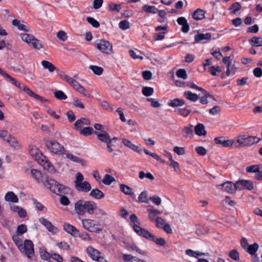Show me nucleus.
I'll return each mask as SVG.
<instances>
[{
	"label": "nucleus",
	"mask_w": 262,
	"mask_h": 262,
	"mask_svg": "<svg viewBox=\"0 0 262 262\" xmlns=\"http://www.w3.org/2000/svg\"><path fill=\"white\" fill-rule=\"evenodd\" d=\"M149 200L148 197V192L147 191H143L138 196L139 203H147Z\"/></svg>",
	"instance_id": "obj_39"
},
{
	"label": "nucleus",
	"mask_w": 262,
	"mask_h": 262,
	"mask_svg": "<svg viewBox=\"0 0 262 262\" xmlns=\"http://www.w3.org/2000/svg\"><path fill=\"white\" fill-rule=\"evenodd\" d=\"M12 25L17 27V28L22 31H28L29 30V27L25 26L24 24H20V20L14 19L12 20Z\"/></svg>",
	"instance_id": "obj_37"
},
{
	"label": "nucleus",
	"mask_w": 262,
	"mask_h": 262,
	"mask_svg": "<svg viewBox=\"0 0 262 262\" xmlns=\"http://www.w3.org/2000/svg\"><path fill=\"white\" fill-rule=\"evenodd\" d=\"M63 229L68 233L71 234L72 236H81L80 235L79 231L78 229H77L74 226L69 223H64Z\"/></svg>",
	"instance_id": "obj_14"
},
{
	"label": "nucleus",
	"mask_w": 262,
	"mask_h": 262,
	"mask_svg": "<svg viewBox=\"0 0 262 262\" xmlns=\"http://www.w3.org/2000/svg\"><path fill=\"white\" fill-rule=\"evenodd\" d=\"M184 96L188 100L195 102L199 99L198 96L190 91H185L184 93Z\"/></svg>",
	"instance_id": "obj_36"
},
{
	"label": "nucleus",
	"mask_w": 262,
	"mask_h": 262,
	"mask_svg": "<svg viewBox=\"0 0 262 262\" xmlns=\"http://www.w3.org/2000/svg\"><path fill=\"white\" fill-rule=\"evenodd\" d=\"M235 187L237 190H241L245 188L251 190L254 188V185L253 182L250 180H241L235 182Z\"/></svg>",
	"instance_id": "obj_11"
},
{
	"label": "nucleus",
	"mask_w": 262,
	"mask_h": 262,
	"mask_svg": "<svg viewBox=\"0 0 262 262\" xmlns=\"http://www.w3.org/2000/svg\"><path fill=\"white\" fill-rule=\"evenodd\" d=\"M194 131L195 133L199 136H205L206 135L205 126L202 123H199L195 126Z\"/></svg>",
	"instance_id": "obj_26"
},
{
	"label": "nucleus",
	"mask_w": 262,
	"mask_h": 262,
	"mask_svg": "<svg viewBox=\"0 0 262 262\" xmlns=\"http://www.w3.org/2000/svg\"><path fill=\"white\" fill-rule=\"evenodd\" d=\"M86 20L93 27L98 28L100 26L99 23L94 18L91 17H86Z\"/></svg>",
	"instance_id": "obj_61"
},
{
	"label": "nucleus",
	"mask_w": 262,
	"mask_h": 262,
	"mask_svg": "<svg viewBox=\"0 0 262 262\" xmlns=\"http://www.w3.org/2000/svg\"><path fill=\"white\" fill-rule=\"evenodd\" d=\"M216 187L220 189L227 192L228 193H234L237 190L235 187V183H233L231 181H226L221 184L216 185Z\"/></svg>",
	"instance_id": "obj_12"
},
{
	"label": "nucleus",
	"mask_w": 262,
	"mask_h": 262,
	"mask_svg": "<svg viewBox=\"0 0 262 262\" xmlns=\"http://www.w3.org/2000/svg\"><path fill=\"white\" fill-rule=\"evenodd\" d=\"M5 141L7 142L12 147L16 148L20 147L18 141L17 140L16 138L12 136L11 135L8 137V139H7Z\"/></svg>",
	"instance_id": "obj_29"
},
{
	"label": "nucleus",
	"mask_w": 262,
	"mask_h": 262,
	"mask_svg": "<svg viewBox=\"0 0 262 262\" xmlns=\"http://www.w3.org/2000/svg\"><path fill=\"white\" fill-rule=\"evenodd\" d=\"M120 188L121 191L126 195H134L135 194L133 189L127 185L121 184Z\"/></svg>",
	"instance_id": "obj_30"
},
{
	"label": "nucleus",
	"mask_w": 262,
	"mask_h": 262,
	"mask_svg": "<svg viewBox=\"0 0 262 262\" xmlns=\"http://www.w3.org/2000/svg\"><path fill=\"white\" fill-rule=\"evenodd\" d=\"M57 74L60 78L66 81L67 82H68L69 79L70 78V77L68 75L66 74L64 72L59 70H57Z\"/></svg>",
	"instance_id": "obj_58"
},
{
	"label": "nucleus",
	"mask_w": 262,
	"mask_h": 262,
	"mask_svg": "<svg viewBox=\"0 0 262 262\" xmlns=\"http://www.w3.org/2000/svg\"><path fill=\"white\" fill-rule=\"evenodd\" d=\"M91 122L88 118H82L80 119L77 120L74 124L76 129L81 128L83 125H90Z\"/></svg>",
	"instance_id": "obj_22"
},
{
	"label": "nucleus",
	"mask_w": 262,
	"mask_h": 262,
	"mask_svg": "<svg viewBox=\"0 0 262 262\" xmlns=\"http://www.w3.org/2000/svg\"><path fill=\"white\" fill-rule=\"evenodd\" d=\"M66 157L70 160L78 163L83 164V160L81 158L73 155L72 154L68 153L66 155Z\"/></svg>",
	"instance_id": "obj_49"
},
{
	"label": "nucleus",
	"mask_w": 262,
	"mask_h": 262,
	"mask_svg": "<svg viewBox=\"0 0 262 262\" xmlns=\"http://www.w3.org/2000/svg\"><path fill=\"white\" fill-rule=\"evenodd\" d=\"M28 92L30 93V97L34 98L35 99H36V100H38L41 103H43L48 101V100L47 99L42 97V96H39V95L33 92V91H29Z\"/></svg>",
	"instance_id": "obj_44"
},
{
	"label": "nucleus",
	"mask_w": 262,
	"mask_h": 262,
	"mask_svg": "<svg viewBox=\"0 0 262 262\" xmlns=\"http://www.w3.org/2000/svg\"><path fill=\"white\" fill-rule=\"evenodd\" d=\"M192 125H190L189 126H185L182 130V135L184 138L191 137L193 135Z\"/></svg>",
	"instance_id": "obj_34"
},
{
	"label": "nucleus",
	"mask_w": 262,
	"mask_h": 262,
	"mask_svg": "<svg viewBox=\"0 0 262 262\" xmlns=\"http://www.w3.org/2000/svg\"><path fill=\"white\" fill-rule=\"evenodd\" d=\"M95 134L97 135L98 139L101 142L106 143L111 140L110 136L104 130H101L100 133L95 132Z\"/></svg>",
	"instance_id": "obj_19"
},
{
	"label": "nucleus",
	"mask_w": 262,
	"mask_h": 262,
	"mask_svg": "<svg viewBox=\"0 0 262 262\" xmlns=\"http://www.w3.org/2000/svg\"><path fill=\"white\" fill-rule=\"evenodd\" d=\"M176 75L181 78L186 79L187 78V74L185 69H181L178 70L176 72Z\"/></svg>",
	"instance_id": "obj_59"
},
{
	"label": "nucleus",
	"mask_w": 262,
	"mask_h": 262,
	"mask_svg": "<svg viewBox=\"0 0 262 262\" xmlns=\"http://www.w3.org/2000/svg\"><path fill=\"white\" fill-rule=\"evenodd\" d=\"M147 210L148 212V218L150 221L154 222L157 218V215L161 214V212L154 208L153 206H148Z\"/></svg>",
	"instance_id": "obj_15"
},
{
	"label": "nucleus",
	"mask_w": 262,
	"mask_h": 262,
	"mask_svg": "<svg viewBox=\"0 0 262 262\" xmlns=\"http://www.w3.org/2000/svg\"><path fill=\"white\" fill-rule=\"evenodd\" d=\"M134 231L140 236L144 237L145 238L151 241L154 240L155 235L149 232L147 230L142 228L136 224L133 225Z\"/></svg>",
	"instance_id": "obj_9"
},
{
	"label": "nucleus",
	"mask_w": 262,
	"mask_h": 262,
	"mask_svg": "<svg viewBox=\"0 0 262 262\" xmlns=\"http://www.w3.org/2000/svg\"><path fill=\"white\" fill-rule=\"evenodd\" d=\"M46 147L51 153L61 155L64 153V148L55 140H44Z\"/></svg>",
	"instance_id": "obj_4"
},
{
	"label": "nucleus",
	"mask_w": 262,
	"mask_h": 262,
	"mask_svg": "<svg viewBox=\"0 0 262 262\" xmlns=\"http://www.w3.org/2000/svg\"><path fill=\"white\" fill-rule=\"evenodd\" d=\"M119 27L121 29L124 30L129 28L130 24L126 20H122L119 23Z\"/></svg>",
	"instance_id": "obj_63"
},
{
	"label": "nucleus",
	"mask_w": 262,
	"mask_h": 262,
	"mask_svg": "<svg viewBox=\"0 0 262 262\" xmlns=\"http://www.w3.org/2000/svg\"><path fill=\"white\" fill-rule=\"evenodd\" d=\"M205 12L201 9H197L192 14V17L196 20H201L205 17Z\"/></svg>",
	"instance_id": "obj_35"
},
{
	"label": "nucleus",
	"mask_w": 262,
	"mask_h": 262,
	"mask_svg": "<svg viewBox=\"0 0 262 262\" xmlns=\"http://www.w3.org/2000/svg\"><path fill=\"white\" fill-rule=\"evenodd\" d=\"M229 256L234 260L238 261L239 259V254L236 250L233 249L230 251Z\"/></svg>",
	"instance_id": "obj_55"
},
{
	"label": "nucleus",
	"mask_w": 262,
	"mask_h": 262,
	"mask_svg": "<svg viewBox=\"0 0 262 262\" xmlns=\"http://www.w3.org/2000/svg\"><path fill=\"white\" fill-rule=\"evenodd\" d=\"M41 63L43 68L47 69L50 73L54 72L55 70L57 71V70H58L52 63L48 61L42 60Z\"/></svg>",
	"instance_id": "obj_24"
},
{
	"label": "nucleus",
	"mask_w": 262,
	"mask_h": 262,
	"mask_svg": "<svg viewBox=\"0 0 262 262\" xmlns=\"http://www.w3.org/2000/svg\"><path fill=\"white\" fill-rule=\"evenodd\" d=\"M57 38L61 41H65L67 39L68 36L67 33L62 30L58 31L57 33Z\"/></svg>",
	"instance_id": "obj_64"
},
{
	"label": "nucleus",
	"mask_w": 262,
	"mask_h": 262,
	"mask_svg": "<svg viewBox=\"0 0 262 262\" xmlns=\"http://www.w3.org/2000/svg\"><path fill=\"white\" fill-rule=\"evenodd\" d=\"M54 94L56 98L58 100H66L67 98V95L61 90L55 91Z\"/></svg>",
	"instance_id": "obj_56"
},
{
	"label": "nucleus",
	"mask_w": 262,
	"mask_h": 262,
	"mask_svg": "<svg viewBox=\"0 0 262 262\" xmlns=\"http://www.w3.org/2000/svg\"><path fill=\"white\" fill-rule=\"evenodd\" d=\"M31 174L38 183L42 182L43 183L46 180V179H48L47 177L43 176L39 170L35 169H31Z\"/></svg>",
	"instance_id": "obj_16"
},
{
	"label": "nucleus",
	"mask_w": 262,
	"mask_h": 262,
	"mask_svg": "<svg viewBox=\"0 0 262 262\" xmlns=\"http://www.w3.org/2000/svg\"><path fill=\"white\" fill-rule=\"evenodd\" d=\"M139 177L140 179H143L145 177L150 180H154L155 179V177L151 173L147 172L145 173L143 171H141L139 172Z\"/></svg>",
	"instance_id": "obj_57"
},
{
	"label": "nucleus",
	"mask_w": 262,
	"mask_h": 262,
	"mask_svg": "<svg viewBox=\"0 0 262 262\" xmlns=\"http://www.w3.org/2000/svg\"><path fill=\"white\" fill-rule=\"evenodd\" d=\"M89 69H91L95 74L97 75H100L103 71L102 68L97 66L91 65L89 67Z\"/></svg>",
	"instance_id": "obj_48"
},
{
	"label": "nucleus",
	"mask_w": 262,
	"mask_h": 262,
	"mask_svg": "<svg viewBox=\"0 0 262 262\" xmlns=\"http://www.w3.org/2000/svg\"><path fill=\"white\" fill-rule=\"evenodd\" d=\"M84 177L80 172L76 174L74 186L76 190L80 192H88L91 189V185L88 181H83Z\"/></svg>",
	"instance_id": "obj_3"
},
{
	"label": "nucleus",
	"mask_w": 262,
	"mask_h": 262,
	"mask_svg": "<svg viewBox=\"0 0 262 262\" xmlns=\"http://www.w3.org/2000/svg\"><path fill=\"white\" fill-rule=\"evenodd\" d=\"M89 195L93 198L98 200L101 199L104 196L103 192L98 188L92 189Z\"/></svg>",
	"instance_id": "obj_23"
},
{
	"label": "nucleus",
	"mask_w": 262,
	"mask_h": 262,
	"mask_svg": "<svg viewBox=\"0 0 262 262\" xmlns=\"http://www.w3.org/2000/svg\"><path fill=\"white\" fill-rule=\"evenodd\" d=\"M260 170L259 165H253L248 166L246 168V172L248 173H257Z\"/></svg>",
	"instance_id": "obj_43"
},
{
	"label": "nucleus",
	"mask_w": 262,
	"mask_h": 262,
	"mask_svg": "<svg viewBox=\"0 0 262 262\" xmlns=\"http://www.w3.org/2000/svg\"><path fill=\"white\" fill-rule=\"evenodd\" d=\"M80 134L83 135L84 136H88L92 135V134H95V131L93 128L91 127H84L82 129L80 130Z\"/></svg>",
	"instance_id": "obj_50"
},
{
	"label": "nucleus",
	"mask_w": 262,
	"mask_h": 262,
	"mask_svg": "<svg viewBox=\"0 0 262 262\" xmlns=\"http://www.w3.org/2000/svg\"><path fill=\"white\" fill-rule=\"evenodd\" d=\"M154 93V89L151 87H144L142 89V93L145 96H151Z\"/></svg>",
	"instance_id": "obj_60"
},
{
	"label": "nucleus",
	"mask_w": 262,
	"mask_h": 262,
	"mask_svg": "<svg viewBox=\"0 0 262 262\" xmlns=\"http://www.w3.org/2000/svg\"><path fill=\"white\" fill-rule=\"evenodd\" d=\"M123 258L125 262H144L143 260L133 256L129 254H124Z\"/></svg>",
	"instance_id": "obj_38"
},
{
	"label": "nucleus",
	"mask_w": 262,
	"mask_h": 262,
	"mask_svg": "<svg viewBox=\"0 0 262 262\" xmlns=\"http://www.w3.org/2000/svg\"><path fill=\"white\" fill-rule=\"evenodd\" d=\"M143 11L148 13L155 14L158 13V9L154 6H149L148 5H144L142 8Z\"/></svg>",
	"instance_id": "obj_40"
},
{
	"label": "nucleus",
	"mask_w": 262,
	"mask_h": 262,
	"mask_svg": "<svg viewBox=\"0 0 262 262\" xmlns=\"http://www.w3.org/2000/svg\"><path fill=\"white\" fill-rule=\"evenodd\" d=\"M246 146H251L254 144L258 143L261 139L254 136H248L245 135Z\"/></svg>",
	"instance_id": "obj_18"
},
{
	"label": "nucleus",
	"mask_w": 262,
	"mask_h": 262,
	"mask_svg": "<svg viewBox=\"0 0 262 262\" xmlns=\"http://www.w3.org/2000/svg\"><path fill=\"white\" fill-rule=\"evenodd\" d=\"M96 47L101 52L111 55L114 53L112 44L105 39H100L95 42Z\"/></svg>",
	"instance_id": "obj_7"
},
{
	"label": "nucleus",
	"mask_w": 262,
	"mask_h": 262,
	"mask_svg": "<svg viewBox=\"0 0 262 262\" xmlns=\"http://www.w3.org/2000/svg\"><path fill=\"white\" fill-rule=\"evenodd\" d=\"M114 181H115V178L108 174H106L102 180V183L107 185H110Z\"/></svg>",
	"instance_id": "obj_47"
},
{
	"label": "nucleus",
	"mask_w": 262,
	"mask_h": 262,
	"mask_svg": "<svg viewBox=\"0 0 262 262\" xmlns=\"http://www.w3.org/2000/svg\"><path fill=\"white\" fill-rule=\"evenodd\" d=\"M13 210L17 211L19 217H25L27 215L26 211L21 208H19L18 206H15L13 208Z\"/></svg>",
	"instance_id": "obj_62"
},
{
	"label": "nucleus",
	"mask_w": 262,
	"mask_h": 262,
	"mask_svg": "<svg viewBox=\"0 0 262 262\" xmlns=\"http://www.w3.org/2000/svg\"><path fill=\"white\" fill-rule=\"evenodd\" d=\"M82 224L83 228L90 232L99 233L102 230L100 225L94 220L83 219Z\"/></svg>",
	"instance_id": "obj_5"
},
{
	"label": "nucleus",
	"mask_w": 262,
	"mask_h": 262,
	"mask_svg": "<svg viewBox=\"0 0 262 262\" xmlns=\"http://www.w3.org/2000/svg\"><path fill=\"white\" fill-rule=\"evenodd\" d=\"M43 185L58 195H64L68 193L69 190L68 187L59 184L58 182L52 179H46L45 182H43Z\"/></svg>",
	"instance_id": "obj_2"
},
{
	"label": "nucleus",
	"mask_w": 262,
	"mask_h": 262,
	"mask_svg": "<svg viewBox=\"0 0 262 262\" xmlns=\"http://www.w3.org/2000/svg\"><path fill=\"white\" fill-rule=\"evenodd\" d=\"M87 252L90 257L94 260L98 262H107L104 258L103 254L92 247L87 248Z\"/></svg>",
	"instance_id": "obj_8"
},
{
	"label": "nucleus",
	"mask_w": 262,
	"mask_h": 262,
	"mask_svg": "<svg viewBox=\"0 0 262 262\" xmlns=\"http://www.w3.org/2000/svg\"><path fill=\"white\" fill-rule=\"evenodd\" d=\"M126 247L128 249L132 250L133 251H136L137 252L141 254H145L146 253L145 251L141 250L138 247L133 244H128L126 245Z\"/></svg>",
	"instance_id": "obj_51"
},
{
	"label": "nucleus",
	"mask_w": 262,
	"mask_h": 262,
	"mask_svg": "<svg viewBox=\"0 0 262 262\" xmlns=\"http://www.w3.org/2000/svg\"><path fill=\"white\" fill-rule=\"evenodd\" d=\"M29 152L30 155L36 159H37L41 154L39 150L36 146L33 145L29 146Z\"/></svg>",
	"instance_id": "obj_32"
},
{
	"label": "nucleus",
	"mask_w": 262,
	"mask_h": 262,
	"mask_svg": "<svg viewBox=\"0 0 262 262\" xmlns=\"http://www.w3.org/2000/svg\"><path fill=\"white\" fill-rule=\"evenodd\" d=\"M5 199L6 201L12 203H17L18 201L17 195L12 191L8 192L5 195Z\"/></svg>",
	"instance_id": "obj_27"
},
{
	"label": "nucleus",
	"mask_w": 262,
	"mask_h": 262,
	"mask_svg": "<svg viewBox=\"0 0 262 262\" xmlns=\"http://www.w3.org/2000/svg\"><path fill=\"white\" fill-rule=\"evenodd\" d=\"M184 104L185 101L184 100L179 98H176L172 100H170V102L168 103V105L172 107H175L181 106L183 105Z\"/></svg>",
	"instance_id": "obj_33"
},
{
	"label": "nucleus",
	"mask_w": 262,
	"mask_h": 262,
	"mask_svg": "<svg viewBox=\"0 0 262 262\" xmlns=\"http://www.w3.org/2000/svg\"><path fill=\"white\" fill-rule=\"evenodd\" d=\"M234 145L235 147H246L245 135L238 136L235 138Z\"/></svg>",
	"instance_id": "obj_21"
},
{
	"label": "nucleus",
	"mask_w": 262,
	"mask_h": 262,
	"mask_svg": "<svg viewBox=\"0 0 262 262\" xmlns=\"http://www.w3.org/2000/svg\"><path fill=\"white\" fill-rule=\"evenodd\" d=\"M214 142L217 144H221L223 147H231L234 145V140H223V137H216L214 139Z\"/></svg>",
	"instance_id": "obj_17"
},
{
	"label": "nucleus",
	"mask_w": 262,
	"mask_h": 262,
	"mask_svg": "<svg viewBox=\"0 0 262 262\" xmlns=\"http://www.w3.org/2000/svg\"><path fill=\"white\" fill-rule=\"evenodd\" d=\"M134 231L140 236L144 237L145 238L151 241L154 240L155 235L149 232L147 230L142 228L136 224L133 225Z\"/></svg>",
	"instance_id": "obj_10"
},
{
	"label": "nucleus",
	"mask_w": 262,
	"mask_h": 262,
	"mask_svg": "<svg viewBox=\"0 0 262 262\" xmlns=\"http://www.w3.org/2000/svg\"><path fill=\"white\" fill-rule=\"evenodd\" d=\"M177 22L182 26V31L184 33H187L189 30V26L187 19L184 17H180L177 19Z\"/></svg>",
	"instance_id": "obj_20"
},
{
	"label": "nucleus",
	"mask_w": 262,
	"mask_h": 262,
	"mask_svg": "<svg viewBox=\"0 0 262 262\" xmlns=\"http://www.w3.org/2000/svg\"><path fill=\"white\" fill-rule=\"evenodd\" d=\"M41 161L42 162V165L45 169H46L51 172H53L55 171L53 166L51 164L49 161L46 159L45 157H43V159H42Z\"/></svg>",
	"instance_id": "obj_25"
},
{
	"label": "nucleus",
	"mask_w": 262,
	"mask_h": 262,
	"mask_svg": "<svg viewBox=\"0 0 262 262\" xmlns=\"http://www.w3.org/2000/svg\"><path fill=\"white\" fill-rule=\"evenodd\" d=\"M39 221L49 232L53 234H56L58 232V228L53 226L49 221L45 218L41 217L39 219Z\"/></svg>",
	"instance_id": "obj_13"
},
{
	"label": "nucleus",
	"mask_w": 262,
	"mask_h": 262,
	"mask_svg": "<svg viewBox=\"0 0 262 262\" xmlns=\"http://www.w3.org/2000/svg\"><path fill=\"white\" fill-rule=\"evenodd\" d=\"M211 37V34L210 33H198L194 37L195 42H199L203 40H209Z\"/></svg>",
	"instance_id": "obj_28"
},
{
	"label": "nucleus",
	"mask_w": 262,
	"mask_h": 262,
	"mask_svg": "<svg viewBox=\"0 0 262 262\" xmlns=\"http://www.w3.org/2000/svg\"><path fill=\"white\" fill-rule=\"evenodd\" d=\"M249 42L253 47L262 46V38L260 37L254 36L249 40Z\"/></svg>",
	"instance_id": "obj_31"
},
{
	"label": "nucleus",
	"mask_w": 262,
	"mask_h": 262,
	"mask_svg": "<svg viewBox=\"0 0 262 262\" xmlns=\"http://www.w3.org/2000/svg\"><path fill=\"white\" fill-rule=\"evenodd\" d=\"M95 208L96 203L91 201L79 200L76 201L74 205L75 212L79 215H83L86 212L89 214H93Z\"/></svg>",
	"instance_id": "obj_1"
},
{
	"label": "nucleus",
	"mask_w": 262,
	"mask_h": 262,
	"mask_svg": "<svg viewBox=\"0 0 262 262\" xmlns=\"http://www.w3.org/2000/svg\"><path fill=\"white\" fill-rule=\"evenodd\" d=\"M30 44H31L32 47L37 50H40L43 48V46L41 43V41L39 39L34 38L32 41L30 42Z\"/></svg>",
	"instance_id": "obj_41"
},
{
	"label": "nucleus",
	"mask_w": 262,
	"mask_h": 262,
	"mask_svg": "<svg viewBox=\"0 0 262 262\" xmlns=\"http://www.w3.org/2000/svg\"><path fill=\"white\" fill-rule=\"evenodd\" d=\"M18 249L29 258L34 255V245L31 240L26 239L24 244L18 245Z\"/></svg>",
	"instance_id": "obj_6"
},
{
	"label": "nucleus",
	"mask_w": 262,
	"mask_h": 262,
	"mask_svg": "<svg viewBox=\"0 0 262 262\" xmlns=\"http://www.w3.org/2000/svg\"><path fill=\"white\" fill-rule=\"evenodd\" d=\"M236 72V67L234 64L231 63L230 64L227 66V71L226 75L229 76L230 75H233Z\"/></svg>",
	"instance_id": "obj_46"
},
{
	"label": "nucleus",
	"mask_w": 262,
	"mask_h": 262,
	"mask_svg": "<svg viewBox=\"0 0 262 262\" xmlns=\"http://www.w3.org/2000/svg\"><path fill=\"white\" fill-rule=\"evenodd\" d=\"M22 40L27 43L30 44V42L35 37L33 35L29 34H22L21 35Z\"/></svg>",
	"instance_id": "obj_52"
},
{
	"label": "nucleus",
	"mask_w": 262,
	"mask_h": 262,
	"mask_svg": "<svg viewBox=\"0 0 262 262\" xmlns=\"http://www.w3.org/2000/svg\"><path fill=\"white\" fill-rule=\"evenodd\" d=\"M174 112L178 113V114L181 116H183V117H187L190 114L191 111L186 108L183 109L179 108L175 110Z\"/></svg>",
	"instance_id": "obj_53"
},
{
	"label": "nucleus",
	"mask_w": 262,
	"mask_h": 262,
	"mask_svg": "<svg viewBox=\"0 0 262 262\" xmlns=\"http://www.w3.org/2000/svg\"><path fill=\"white\" fill-rule=\"evenodd\" d=\"M258 247V245L255 243L252 245H249L246 251L250 255H253L257 251Z\"/></svg>",
	"instance_id": "obj_42"
},
{
	"label": "nucleus",
	"mask_w": 262,
	"mask_h": 262,
	"mask_svg": "<svg viewBox=\"0 0 262 262\" xmlns=\"http://www.w3.org/2000/svg\"><path fill=\"white\" fill-rule=\"evenodd\" d=\"M94 213L96 215H97L100 217L108 215V214L106 211H105L102 209L98 208L96 204V208L94 209Z\"/></svg>",
	"instance_id": "obj_45"
},
{
	"label": "nucleus",
	"mask_w": 262,
	"mask_h": 262,
	"mask_svg": "<svg viewBox=\"0 0 262 262\" xmlns=\"http://www.w3.org/2000/svg\"><path fill=\"white\" fill-rule=\"evenodd\" d=\"M186 254L189 256L197 257L199 256L204 255L205 253L199 252V251H194L191 249H188L186 250Z\"/></svg>",
	"instance_id": "obj_54"
}]
</instances>
